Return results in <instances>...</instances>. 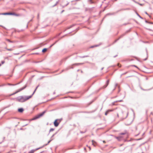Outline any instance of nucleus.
<instances>
[{"mask_svg": "<svg viewBox=\"0 0 153 153\" xmlns=\"http://www.w3.org/2000/svg\"><path fill=\"white\" fill-rule=\"evenodd\" d=\"M109 82V80H108L106 82L105 85H104L102 87V88H106L107 86L108 85Z\"/></svg>", "mask_w": 153, "mask_h": 153, "instance_id": "7", "label": "nucleus"}, {"mask_svg": "<svg viewBox=\"0 0 153 153\" xmlns=\"http://www.w3.org/2000/svg\"><path fill=\"white\" fill-rule=\"evenodd\" d=\"M53 139H51L48 142V143L47 144H45L44 145V146H47V145H48L52 140Z\"/></svg>", "mask_w": 153, "mask_h": 153, "instance_id": "17", "label": "nucleus"}, {"mask_svg": "<svg viewBox=\"0 0 153 153\" xmlns=\"http://www.w3.org/2000/svg\"><path fill=\"white\" fill-rule=\"evenodd\" d=\"M103 68H101V70H102L103 69Z\"/></svg>", "mask_w": 153, "mask_h": 153, "instance_id": "41", "label": "nucleus"}, {"mask_svg": "<svg viewBox=\"0 0 153 153\" xmlns=\"http://www.w3.org/2000/svg\"><path fill=\"white\" fill-rule=\"evenodd\" d=\"M116 138L119 141H120L122 139L123 137L122 136H119V137H116Z\"/></svg>", "mask_w": 153, "mask_h": 153, "instance_id": "9", "label": "nucleus"}, {"mask_svg": "<svg viewBox=\"0 0 153 153\" xmlns=\"http://www.w3.org/2000/svg\"><path fill=\"white\" fill-rule=\"evenodd\" d=\"M73 25H71V26L70 27H68V29H69L71 28V27H72L73 26Z\"/></svg>", "mask_w": 153, "mask_h": 153, "instance_id": "34", "label": "nucleus"}, {"mask_svg": "<svg viewBox=\"0 0 153 153\" xmlns=\"http://www.w3.org/2000/svg\"><path fill=\"white\" fill-rule=\"evenodd\" d=\"M123 100H118L114 102H123Z\"/></svg>", "mask_w": 153, "mask_h": 153, "instance_id": "21", "label": "nucleus"}, {"mask_svg": "<svg viewBox=\"0 0 153 153\" xmlns=\"http://www.w3.org/2000/svg\"><path fill=\"white\" fill-rule=\"evenodd\" d=\"M1 62L2 64H3L4 63L5 61H1Z\"/></svg>", "mask_w": 153, "mask_h": 153, "instance_id": "29", "label": "nucleus"}, {"mask_svg": "<svg viewBox=\"0 0 153 153\" xmlns=\"http://www.w3.org/2000/svg\"><path fill=\"white\" fill-rule=\"evenodd\" d=\"M57 133V132H56V133H55V134H53L51 138H52L53 137H54V136L56 134V133Z\"/></svg>", "mask_w": 153, "mask_h": 153, "instance_id": "27", "label": "nucleus"}, {"mask_svg": "<svg viewBox=\"0 0 153 153\" xmlns=\"http://www.w3.org/2000/svg\"><path fill=\"white\" fill-rule=\"evenodd\" d=\"M56 42H57V41H56V42H55V43H54V44H53L52 45H51L50 46V47H51L52 46H53V45H54V44H55Z\"/></svg>", "mask_w": 153, "mask_h": 153, "instance_id": "31", "label": "nucleus"}, {"mask_svg": "<svg viewBox=\"0 0 153 153\" xmlns=\"http://www.w3.org/2000/svg\"><path fill=\"white\" fill-rule=\"evenodd\" d=\"M92 144L94 146H96L95 143H96V142L94 140H92Z\"/></svg>", "mask_w": 153, "mask_h": 153, "instance_id": "13", "label": "nucleus"}, {"mask_svg": "<svg viewBox=\"0 0 153 153\" xmlns=\"http://www.w3.org/2000/svg\"><path fill=\"white\" fill-rule=\"evenodd\" d=\"M27 85L26 84L25 85L24 87L19 89L15 93L11 94L10 95V96H11L14 94H15L17 93L18 92H19L22 91V90L25 89L27 87Z\"/></svg>", "mask_w": 153, "mask_h": 153, "instance_id": "4", "label": "nucleus"}, {"mask_svg": "<svg viewBox=\"0 0 153 153\" xmlns=\"http://www.w3.org/2000/svg\"><path fill=\"white\" fill-rule=\"evenodd\" d=\"M145 22L146 23H149V22H148L147 20L145 21Z\"/></svg>", "mask_w": 153, "mask_h": 153, "instance_id": "35", "label": "nucleus"}, {"mask_svg": "<svg viewBox=\"0 0 153 153\" xmlns=\"http://www.w3.org/2000/svg\"><path fill=\"white\" fill-rule=\"evenodd\" d=\"M71 68H73V67H71Z\"/></svg>", "mask_w": 153, "mask_h": 153, "instance_id": "44", "label": "nucleus"}, {"mask_svg": "<svg viewBox=\"0 0 153 153\" xmlns=\"http://www.w3.org/2000/svg\"><path fill=\"white\" fill-rule=\"evenodd\" d=\"M118 88H119V86H118Z\"/></svg>", "mask_w": 153, "mask_h": 153, "instance_id": "51", "label": "nucleus"}, {"mask_svg": "<svg viewBox=\"0 0 153 153\" xmlns=\"http://www.w3.org/2000/svg\"><path fill=\"white\" fill-rule=\"evenodd\" d=\"M18 111L19 112H22L24 111V109L23 108H19L18 109Z\"/></svg>", "mask_w": 153, "mask_h": 153, "instance_id": "11", "label": "nucleus"}, {"mask_svg": "<svg viewBox=\"0 0 153 153\" xmlns=\"http://www.w3.org/2000/svg\"><path fill=\"white\" fill-rule=\"evenodd\" d=\"M27 124H26V125H25L24 126H27Z\"/></svg>", "mask_w": 153, "mask_h": 153, "instance_id": "46", "label": "nucleus"}, {"mask_svg": "<svg viewBox=\"0 0 153 153\" xmlns=\"http://www.w3.org/2000/svg\"><path fill=\"white\" fill-rule=\"evenodd\" d=\"M58 119L56 120L54 122V125L55 127H57L59 125V123L57 122Z\"/></svg>", "mask_w": 153, "mask_h": 153, "instance_id": "6", "label": "nucleus"}, {"mask_svg": "<svg viewBox=\"0 0 153 153\" xmlns=\"http://www.w3.org/2000/svg\"><path fill=\"white\" fill-rule=\"evenodd\" d=\"M127 73V72H126V73H123V74H122V75H124V74H126Z\"/></svg>", "mask_w": 153, "mask_h": 153, "instance_id": "36", "label": "nucleus"}, {"mask_svg": "<svg viewBox=\"0 0 153 153\" xmlns=\"http://www.w3.org/2000/svg\"><path fill=\"white\" fill-rule=\"evenodd\" d=\"M117 56V55H116L114 56V57H115L116 56Z\"/></svg>", "mask_w": 153, "mask_h": 153, "instance_id": "39", "label": "nucleus"}, {"mask_svg": "<svg viewBox=\"0 0 153 153\" xmlns=\"http://www.w3.org/2000/svg\"><path fill=\"white\" fill-rule=\"evenodd\" d=\"M47 50V49L46 48H44L42 50V52L44 53Z\"/></svg>", "mask_w": 153, "mask_h": 153, "instance_id": "16", "label": "nucleus"}, {"mask_svg": "<svg viewBox=\"0 0 153 153\" xmlns=\"http://www.w3.org/2000/svg\"><path fill=\"white\" fill-rule=\"evenodd\" d=\"M140 4V5H141V6L142 5V4Z\"/></svg>", "mask_w": 153, "mask_h": 153, "instance_id": "40", "label": "nucleus"}, {"mask_svg": "<svg viewBox=\"0 0 153 153\" xmlns=\"http://www.w3.org/2000/svg\"><path fill=\"white\" fill-rule=\"evenodd\" d=\"M117 85H117V84H116V85H115L116 86H117Z\"/></svg>", "mask_w": 153, "mask_h": 153, "instance_id": "38", "label": "nucleus"}, {"mask_svg": "<svg viewBox=\"0 0 153 153\" xmlns=\"http://www.w3.org/2000/svg\"><path fill=\"white\" fill-rule=\"evenodd\" d=\"M113 111V110H107L105 113V115H107L110 111Z\"/></svg>", "mask_w": 153, "mask_h": 153, "instance_id": "10", "label": "nucleus"}, {"mask_svg": "<svg viewBox=\"0 0 153 153\" xmlns=\"http://www.w3.org/2000/svg\"><path fill=\"white\" fill-rule=\"evenodd\" d=\"M0 15H13L15 16H17V14L14 13H0Z\"/></svg>", "mask_w": 153, "mask_h": 153, "instance_id": "5", "label": "nucleus"}, {"mask_svg": "<svg viewBox=\"0 0 153 153\" xmlns=\"http://www.w3.org/2000/svg\"><path fill=\"white\" fill-rule=\"evenodd\" d=\"M83 63H76L75 64H73V65H79L80 64H83Z\"/></svg>", "mask_w": 153, "mask_h": 153, "instance_id": "23", "label": "nucleus"}, {"mask_svg": "<svg viewBox=\"0 0 153 153\" xmlns=\"http://www.w3.org/2000/svg\"><path fill=\"white\" fill-rule=\"evenodd\" d=\"M54 130V128H51L49 132H50L52 131H53Z\"/></svg>", "mask_w": 153, "mask_h": 153, "instance_id": "22", "label": "nucleus"}, {"mask_svg": "<svg viewBox=\"0 0 153 153\" xmlns=\"http://www.w3.org/2000/svg\"><path fill=\"white\" fill-rule=\"evenodd\" d=\"M122 36H121L120 37H122Z\"/></svg>", "mask_w": 153, "mask_h": 153, "instance_id": "50", "label": "nucleus"}, {"mask_svg": "<svg viewBox=\"0 0 153 153\" xmlns=\"http://www.w3.org/2000/svg\"><path fill=\"white\" fill-rule=\"evenodd\" d=\"M137 15L141 19H143V18L142 17H141L137 13Z\"/></svg>", "mask_w": 153, "mask_h": 153, "instance_id": "26", "label": "nucleus"}, {"mask_svg": "<svg viewBox=\"0 0 153 153\" xmlns=\"http://www.w3.org/2000/svg\"><path fill=\"white\" fill-rule=\"evenodd\" d=\"M42 148V147H40V148H37L35 150H33V149L31 150L30 152H29L28 153H33L35 151L37 150Z\"/></svg>", "mask_w": 153, "mask_h": 153, "instance_id": "8", "label": "nucleus"}, {"mask_svg": "<svg viewBox=\"0 0 153 153\" xmlns=\"http://www.w3.org/2000/svg\"><path fill=\"white\" fill-rule=\"evenodd\" d=\"M117 117H119V114H118V113H117Z\"/></svg>", "mask_w": 153, "mask_h": 153, "instance_id": "32", "label": "nucleus"}, {"mask_svg": "<svg viewBox=\"0 0 153 153\" xmlns=\"http://www.w3.org/2000/svg\"><path fill=\"white\" fill-rule=\"evenodd\" d=\"M64 11V10H63L62 11V12H63V11Z\"/></svg>", "mask_w": 153, "mask_h": 153, "instance_id": "47", "label": "nucleus"}, {"mask_svg": "<svg viewBox=\"0 0 153 153\" xmlns=\"http://www.w3.org/2000/svg\"><path fill=\"white\" fill-rule=\"evenodd\" d=\"M39 17V14H38V17Z\"/></svg>", "mask_w": 153, "mask_h": 153, "instance_id": "43", "label": "nucleus"}, {"mask_svg": "<svg viewBox=\"0 0 153 153\" xmlns=\"http://www.w3.org/2000/svg\"><path fill=\"white\" fill-rule=\"evenodd\" d=\"M89 57V56H88V55H86V56H79V57L81 58H85V57Z\"/></svg>", "mask_w": 153, "mask_h": 153, "instance_id": "15", "label": "nucleus"}, {"mask_svg": "<svg viewBox=\"0 0 153 153\" xmlns=\"http://www.w3.org/2000/svg\"><path fill=\"white\" fill-rule=\"evenodd\" d=\"M1 65L0 64V66Z\"/></svg>", "mask_w": 153, "mask_h": 153, "instance_id": "52", "label": "nucleus"}, {"mask_svg": "<svg viewBox=\"0 0 153 153\" xmlns=\"http://www.w3.org/2000/svg\"><path fill=\"white\" fill-rule=\"evenodd\" d=\"M149 23L150 24H153V22H149Z\"/></svg>", "mask_w": 153, "mask_h": 153, "instance_id": "33", "label": "nucleus"}, {"mask_svg": "<svg viewBox=\"0 0 153 153\" xmlns=\"http://www.w3.org/2000/svg\"><path fill=\"white\" fill-rule=\"evenodd\" d=\"M32 97V95L30 96H20L18 97L17 99V100L19 102H22L29 100Z\"/></svg>", "mask_w": 153, "mask_h": 153, "instance_id": "1", "label": "nucleus"}, {"mask_svg": "<svg viewBox=\"0 0 153 153\" xmlns=\"http://www.w3.org/2000/svg\"><path fill=\"white\" fill-rule=\"evenodd\" d=\"M126 133V132L125 131L123 133H121L120 134V135H124Z\"/></svg>", "mask_w": 153, "mask_h": 153, "instance_id": "19", "label": "nucleus"}, {"mask_svg": "<svg viewBox=\"0 0 153 153\" xmlns=\"http://www.w3.org/2000/svg\"><path fill=\"white\" fill-rule=\"evenodd\" d=\"M59 2V1H57L56 3L53 6V7H54L57 4H58V3Z\"/></svg>", "mask_w": 153, "mask_h": 153, "instance_id": "24", "label": "nucleus"}, {"mask_svg": "<svg viewBox=\"0 0 153 153\" xmlns=\"http://www.w3.org/2000/svg\"><path fill=\"white\" fill-rule=\"evenodd\" d=\"M5 49H6L7 51H12L13 50V49L12 48L7 49L6 48Z\"/></svg>", "mask_w": 153, "mask_h": 153, "instance_id": "20", "label": "nucleus"}, {"mask_svg": "<svg viewBox=\"0 0 153 153\" xmlns=\"http://www.w3.org/2000/svg\"><path fill=\"white\" fill-rule=\"evenodd\" d=\"M8 85H15L11 84L10 83H8Z\"/></svg>", "mask_w": 153, "mask_h": 153, "instance_id": "28", "label": "nucleus"}, {"mask_svg": "<svg viewBox=\"0 0 153 153\" xmlns=\"http://www.w3.org/2000/svg\"><path fill=\"white\" fill-rule=\"evenodd\" d=\"M69 4V3H68L65 6H66Z\"/></svg>", "mask_w": 153, "mask_h": 153, "instance_id": "37", "label": "nucleus"}, {"mask_svg": "<svg viewBox=\"0 0 153 153\" xmlns=\"http://www.w3.org/2000/svg\"><path fill=\"white\" fill-rule=\"evenodd\" d=\"M146 59H145L144 60H146Z\"/></svg>", "mask_w": 153, "mask_h": 153, "instance_id": "45", "label": "nucleus"}, {"mask_svg": "<svg viewBox=\"0 0 153 153\" xmlns=\"http://www.w3.org/2000/svg\"><path fill=\"white\" fill-rule=\"evenodd\" d=\"M46 112V111H43V112H42V113H41L40 114L36 115L35 117H33L31 119V120H36L38 118H39L41 117L42 116L44 115V114Z\"/></svg>", "mask_w": 153, "mask_h": 153, "instance_id": "3", "label": "nucleus"}, {"mask_svg": "<svg viewBox=\"0 0 153 153\" xmlns=\"http://www.w3.org/2000/svg\"><path fill=\"white\" fill-rule=\"evenodd\" d=\"M39 85H38L36 87V89H35V90L34 91V92H33V93L31 95H32V96H33V94H34V93H35L36 91V89H37V88H38V87H39Z\"/></svg>", "mask_w": 153, "mask_h": 153, "instance_id": "14", "label": "nucleus"}, {"mask_svg": "<svg viewBox=\"0 0 153 153\" xmlns=\"http://www.w3.org/2000/svg\"><path fill=\"white\" fill-rule=\"evenodd\" d=\"M145 13L147 15H148L150 17V16L146 12H145Z\"/></svg>", "mask_w": 153, "mask_h": 153, "instance_id": "30", "label": "nucleus"}, {"mask_svg": "<svg viewBox=\"0 0 153 153\" xmlns=\"http://www.w3.org/2000/svg\"><path fill=\"white\" fill-rule=\"evenodd\" d=\"M119 111H121L122 112L120 115L121 116V120L122 121L127 117L128 114V111L126 112H124L120 109H119Z\"/></svg>", "mask_w": 153, "mask_h": 153, "instance_id": "2", "label": "nucleus"}, {"mask_svg": "<svg viewBox=\"0 0 153 153\" xmlns=\"http://www.w3.org/2000/svg\"><path fill=\"white\" fill-rule=\"evenodd\" d=\"M99 46L98 45H95L94 46H91V48H93L94 47H97Z\"/></svg>", "mask_w": 153, "mask_h": 153, "instance_id": "25", "label": "nucleus"}, {"mask_svg": "<svg viewBox=\"0 0 153 153\" xmlns=\"http://www.w3.org/2000/svg\"><path fill=\"white\" fill-rule=\"evenodd\" d=\"M134 66L136 67H137L136 66L134 65Z\"/></svg>", "mask_w": 153, "mask_h": 153, "instance_id": "49", "label": "nucleus"}, {"mask_svg": "<svg viewBox=\"0 0 153 153\" xmlns=\"http://www.w3.org/2000/svg\"><path fill=\"white\" fill-rule=\"evenodd\" d=\"M89 148L90 150H91V148L90 147H89Z\"/></svg>", "mask_w": 153, "mask_h": 153, "instance_id": "48", "label": "nucleus"}, {"mask_svg": "<svg viewBox=\"0 0 153 153\" xmlns=\"http://www.w3.org/2000/svg\"><path fill=\"white\" fill-rule=\"evenodd\" d=\"M6 40L8 42H10V43H13V41H10V39H6Z\"/></svg>", "mask_w": 153, "mask_h": 153, "instance_id": "18", "label": "nucleus"}, {"mask_svg": "<svg viewBox=\"0 0 153 153\" xmlns=\"http://www.w3.org/2000/svg\"><path fill=\"white\" fill-rule=\"evenodd\" d=\"M88 1L89 2L90 4H94V3L92 0H88Z\"/></svg>", "mask_w": 153, "mask_h": 153, "instance_id": "12", "label": "nucleus"}, {"mask_svg": "<svg viewBox=\"0 0 153 153\" xmlns=\"http://www.w3.org/2000/svg\"><path fill=\"white\" fill-rule=\"evenodd\" d=\"M103 143H105V141H103Z\"/></svg>", "mask_w": 153, "mask_h": 153, "instance_id": "42", "label": "nucleus"}]
</instances>
